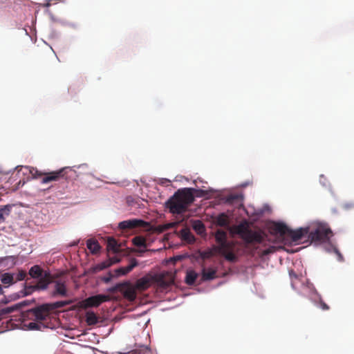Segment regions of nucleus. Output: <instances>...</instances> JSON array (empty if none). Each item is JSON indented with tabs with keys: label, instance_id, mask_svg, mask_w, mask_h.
Masks as SVG:
<instances>
[{
	"label": "nucleus",
	"instance_id": "39448f33",
	"mask_svg": "<svg viewBox=\"0 0 354 354\" xmlns=\"http://www.w3.org/2000/svg\"><path fill=\"white\" fill-rule=\"evenodd\" d=\"M28 274L32 279L37 280L36 284H37V287L40 289H46L48 286L53 281V275L38 265L31 267Z\"/></svg>",
	"mask_w": 354,
	"mask_h": 354
},
{
	"label": "nucleus",
	"instance_id": "aec40b11",
	"mask_svg": "<svg viewBox=\"0 0 354 354\" xmlns=\"http://www.w3.org/2000/svg\"><path fill=\"white\" fill-rule=\"evenodd\" d=\"M119 245L118 244L117 241L113 237H109L107 240V249L108 250H111L114 253H117L119 252Z\"/></svg>",
	"mask_w": 354,
	"mask_h": 354
},
{
	"label": "nucleus",
	"instance_id": "7ed1b4c3",
	"mask_svg": "<svg viewBox=\"0 0 354 354\" xmlns=\"http://www.w3.org/2000/svg\"><path fill=\"white\" fill-rule=\"evenodd\" d=\"M214 237L218 245L215 250L229 261L234 262L236 256L234 252L235 244L233 241L227 240V234L225 231L218 229L214 232Z\"/></svg>",
	"mask_w": 354,
	"mask_h": 354
},
{
	"label": "nucleus",
	"instance_id": "2f4dec72",
	"mask_svg": "<svg viewBox=\"0 0 354 354\" xmlns=\"http://www.w3.org/2000/svg\"><path fill=\"white\" fill-rule=\"evenodd\" d=\"M26 277V272L24 270H19L16 274L15 281H22Z\"/></svg>",
	"mask_w": 354,
	"mask_h": 354
},
{
	"label": "nucleus",
	"instance_id": "393cba45",
	"mask_svg": "<svg viewBox=\"0 0 354 354\" xmlns=\"http://www.w3.org/2000/svg\"><path fill=\"white\" fill-rule=\"evenodd\" d=\"M243 200L241 194H231L227 197L226 201L228 203L234 204L235 203H241Z\"/></svg>",
	"mask_w": 354,
	"mask_h": 354
},
{
	"label": "nucleus",
	"instance_id": "f8f14e48",
	"mask_svg": "<svg viewBox=\"0 0 354 354\" xmlns=\"http://www.w3.org/2000/svg\"><path fill=\"white\" fill-rule=\"evenodd\" d=\"M309 234L308 227H301L299 229L292 230L289 228L288 236H290L293 241H299L303 237L308 236Z\"/></svg>",
	"mask_w": 354,
	"mask_h": 354
},
{
	"label": "nucleus",
	"instance_id": "ddd939ff",
	"mask_svg": "<svg viewBox=\"0 0 354 354\" xmlns=\"http://www.w3.org/2000/svg\"><path fill=\"white\" fill-rule=\"evenodd\" d=\"M145 222L139 219L127 220L119 223V227L122 230L134 229L144 226Z\"/></svg>",
	"mask_w": 354,
	"mask_h": 354
},
{
	"label": "nucleus",
	"instance_id": "9b49d317",
	"mask_svg": "<svg viewBox=\"0 0 354 354\" xmlns=\"http://www.w3.org/2000/svg\"><path fill=\"white\" fill-rule=\"evenodd\" d=\"M270 232L280 236L288 235L289 227L283 223L274 222L270 227Z\"/></svg>",
	"mask_w": 354,
	"mask_h": 354
},
{
	"label": "nucleus",
	"instance_id": "9d476101",
	"mask_svg": "<svg viewBox=\"0 0 354 354\" xmlns=\"http://www.w3.org/2000/svg\"><path fill=\"white\" fill-rule=\"evenodd\" d=\"M51 283H54V290L52 293L53 297H56L57 295L66 297L67 295V289L65 281L61 279L54 280V277H53V281Z\"/></svg>",
	"mask_w": 354,
	"mask_h": 354
},
{
	"label": "nucleus",
	"instance_id": "b1692460",
	"mask_svg": "<svg viewBox=\"0 0 354 354\" xmlns=\"http://www.w3.org/2000/svg\"><path fill=\"white\" fill-rule=\"evenodd\" d=\"M110 266H111V262L108 261V260H106L105 261L101 262V263L95 265V266H93V270L95 272H97L102 271Z\"/></svg>",
	"mask_w": 354,
	"mask_h": 354
},
{
	"label": "nucleus",
	"instance_id": "423d86ee",
	"mask_svg": "<svg viewBox=\"0 0 354 354\" xmlns=\"http://www.w3.org/2000/svg\"><path fill=\"white\" fill-rule=\"evenodd\" d=\"M25 168L29 171V173L34 178H37L43 176L41 179V183L47 184L53 181H58L61 178H63L65 176L66 168L54 171L51 172L44 173L38 171L36 168L26 166Z\"/></svg>",
	"mask_w": 354,
	"mask_h": 354
},
{
	"label": "nucleus",
	"instance_id": "1a4fd4ad",
	"mask_svg": "<svg viewBox=\"0 0 354 354\" xmlns=\"http://www.w3.org/2000/svg\"><path fill=\"white\" fill-rule=\"evenodd\" d=\"M109 300V297L105 295H97L89 297L83 301V306L85 308L97 307L103 302Z\"/></svg>",
	"mask_w": 354,
	"mask_h": 354
},
{
	"label": "nucleus",
	"instance_id": "2eb2a0df",
	"mask_svg": "<svg viewBox=\"0 0 354 354\" xmlns=\"http://www.w3.org/2000/svg\"><path fill=\"white\" fill-rule=\"evenodd\" d=\"M136 290L135 286H127L123 290L124 297L130 301H133L136 298Z\"/></svg>",
	"mask_w": 354,
	"mask_h": 354
},
{
	"label": "nucleus",
	"instance_id": "f257e3e1",
	"mask_svg": "<svg viewBox=\"0 0 354 354\" xmlns=\"http://www.w3.org/2000/svg\"><path fill=\"white\" fill-rule=\"evenodd\" d=\"M192 189H178L166 202L165 205L174 214H180L187 211L189 205L194 201Z\"/></svg>",
	"mask_w": 354,
	"mask_h": 354
},
{
	"label": "nucleus",
	"instance_id": "7c9ffc66",
	"mask_svg": "<svg viewBox=\"0 0 354 354\" xmlns=\"http://www.w3.org/2000/svg\"><path fill=\"white\" fill-rule=\"evenodd\" d=\"M181 234L183 238V239L187 240L188 241H190L192 239H193L192 235L189 231H187L185 230H183L181 231Z\"/></svg>",
	"mask_w": 354,
	"mask_h": 354
},
{
	"label": "nucleus",
	"instance_id": "e433bc0d",
	"mask_svg": "<svg viewBox=\"0 0 354 354\" xmlns=\"http://www.w3.org/2000/svg\"><path fill=\"white\" fill-rule=\"evenodd\" d=\"M199 192L201 193V196H205L207 194V191L199 190Z\"/></svg>",
	"mask_w": 354,
	"mask_h": 354
},
{
	"label": "nucleus",
	"instance_id": "c85d7f7f",
	"mask_svg": "<svg viewBox=\"0 0 354 354\" xmlns=\"http://www.w3.org/2000/svg\"><path fill=\"white\" fill-rule=\"evenodd\" d=\"M133 243L138 247H146V240L142 236H136L133 239Z\"/></svg>",
	"mask_w": 354,
	"mask_h": 354
},
{
	"label": "nucleus",
	"instance_id": "72a5a7b5",
	"mask_svg": "<svg viewBox=\"0 0 354 354\" xmlns=\"http://www.w3.org/2000/svg\"><path fill=\"white\" fill-rule=\"evenodd\" d=\"M319 306L323 310H328L330 308L329 306L322 299L319 300Z\"/></svg>",
	"mask_w": 354,
	"mask_h": 354
},
{
	"label": "nucleus",
	"instance_id": "58836bf2",
	"mask_svg": "<svg viewBox=\"0 0 354 354\" xmlns=\"http://www.w3.org/2000/svg\"><path fill=\"white\" fill-rule=\"evenodd\" d=\"M3 288L2 286L0 285V295H2L3 294Z\"/></svg>",
	"mask_w": 354,
	"mask_h": 354
},
{
	"label": "nucleus",
	"instance_id": "cd10ccee",
	"mask_svg": "<svg viewBox=\"0 0 354 354\" xmlns=\"http://www.w3.org/2000/svg\"><path fill=\"white\" fill-rule=\"evenodd\" d=\"M10 212V207L8 205L0 209V223L5 221V216L9 215Z\"/></svg>",
	"mask_w": 354,
	"mask_h": 354
},
{
	"label": "nucleus",
	"instance_id": "a211bd4d",
	"mask_svg": "<svg viewBox=\"0 0 354 354\" xmlns=\"http://www.w3.org/2000/svg\"><path fill=\"white\" fill-rule=\"evenodd\" d=\"M215 223L221 227H229V219L228 216L224 214H220L215 219Z\"/></svg>",
	"mask_w": 354,
	"mask_h": 354
},
{
	"label": "nucleus",
	"instance_id": "4468645a",
	"mask_svg": "<svg viewBox=\"0 0 354 354\" xmlns=\"http://www.w3.org/2000/svg\"><path fill=\"white\" fill-rule=\"evenodd\" d=\"M138 264V261L135 258H132L130 260L129 266L125 267H120L115 270V274L117 277L125 275L130 272Z\"/></svg>",
	"mask_w": 354,
	"mask_h": 354
},
{
	"label": "nucleus",
	"instance_id": "5701e85b",
	"mask_svg": "<svg viewBox=\"0 0 354 354\" xmlns=\"http://www.w3.org/2000/svg\"><path fill=\"white\" fill-rule=\"evenodd\" d=\"M71 303H72L71 301H56L54 303L47 304L49 305V308H50V310H53L55 309H57V308H60L66 306L71 304Z\"/></svg>",
	"mask_w": 354,
	"mask_h": 354
},
{
	"label": "nucleus",
	"instance_id": "6ab92c4d",
	"mask_svg": "<svg viewBox=\"0 0 354 354\" xmlns=\"http://www.w3.org/2000/svg\"><path fill=\"white\" fill-rule=\"evenodd\" d=\"M41 290V289L39 288V287H37V284H36V283L35 285H30V286L26 285L24 287V289L21 291L20 294L21 295V297H24V296H27V295L32 294L35 290ZM20 297H21V295H17V298H19Z\"/></svg>",
	"mask_w": 354,
	"mask_h": 354
},
{
	"label": "nucleus",
	"instance_id": "f03ea898",
	"mask_svg": "<svg viewBox=\"0 0 354 354\" xmlns=\"http://www.w3.org/2000/svg\"><path fill=\"white\" fill-rule=\"evenodd\" d=\"M154 283L160 287L165 288L174 283V278L173 274L169 272L160 274L149 273L138 279L134 286L138 290L144 291Z\"/></svg>",
	"mask_w": 354,
	"mask_h": 354
},
{
	"label": "nucleus",
	"instance_id": "412c9836",
	"mask_svg": "<svg viewBox=\"0 0 354 354\" xmlns=\"http://www.w3.org/2000/svg\"><path fill=\"white\" fill-rule=\"evenodd\" d=\"M99 317L92 311L87 312L86 314V322L88 325H95L98 322Z\"/></svg>",
	"mask_w": 354,
	"mask_h": 354
},
{
	"label": "nucleus",
	"instance_id": "473e14b6",
	"mask_svg": "<svg viewBox=\"0 0 354 354\" xmlns=\"http://www.w3.org/2000/svg\"><path fill=\"white\" fill-rule=\"evenodd\" d=\"M7 260H11V264H12V266H13L15 264L16 257L14 256H8V257H1L0 263H3L4 261H7Z\"/></svg>",
	"mask_w": 354,
	"mask_h": 354
},
{
	"label": "nucleus",
	"instance_id": "ea45409f",
	"mask_svg": "<svg viewBox=\"0 0 354 354\" xmlns=\"http://www.w3.org/2000/svg\"><path fill=\"white\" fill-rule=\"evenodd\" d=\"M50 3L49 2L46 3V4H44V7H48L50 6Z\"/></svg>",
	"mask_w": 354,
	"mask_h": 354
},
{
	"label": "nucleus",
	"instance_id": "4c0bfd02",
	"mask_svg": "<svg viewBox=\"0 0 354 354\" xmlns=\"http://www.w3.org/2000/svg\"><path fill=\"white\" fill-rule=\"evenodd\" d=\"M270 252V250H264L263 251V254H268Z\"/></svg>",
	"mask_w": 354,
	"mask_h": 354
},
{
	"label": "nucleus",
	"instance_id": "c9c22d12",
	"mask_svg": "<svg viewBox=\"0 0 354 354\" xmlns=\"http://www.w3.org/2000/svg\"><path fill=\"white\" fill-rule=\"evenodd\" d=\"M120 261V259L118 257H113V258H110L108 259V261H111V266L114 263H119Z\"/></svg>",
	"mask_w": 354,
	"mask_h": 354
},
{
	"label": "nucleus",
	"instance_id": "c756f323",
	"mask_svg": "<svg viewBox=\"0 0 354 354\" xmlns=\"http://www.w3.org/2000/svg\"><path fill=\"white\" fill-rule=\"evenodd\" d=\"M193 227L198 234H202L205 231V226L201 221H196Z\"/></svg>",
	"mask_w": 354,
	"mask_h": 354
},
{
	"label": "nucleus",
	"instance_id": "20e7f679",
	"mask_svg": "<svg viewBox=\"0 0 354 354\" xmlns=\"http://www.w3.org/2000/svg\"><path fill=\"white\" fill-rule=\"evenodd\" d=\"M232 232L239 234L247 243H261L266 238V234L263 232L250 229L245 223L234 226Z\"/></svg>",
	"mask_w": 354,
	"mask_h": 354
},
{
	"label": "nucleus",
	"instance_id": "0eeeda50",
	"mask_svg": "<svg viewBox=\"0 0 354 354\" xmlns=\"http://www.w3.org/2000/svg\"><path fill=\"white\" fill-rule=\"evenodd\" d=\"M333 232L326 225H319L314 230L309 232L308 238L312 243L320 244L329 241Z\"/></svg>",
	"mask_w": 354,
	"mask_h": 354
},
{
	"label": "nucleus",
	"instance_id": "a19ab883",
	"mask_svg": "<svg viewBox=\"0 0 354 354\" xmlns=\"http://www.w3.org/2000/svg\"><path fill=\"white\" fill-rule=\"evenodd\" d=\"M144 349H145V350H146V351H148V350H149L148 347H147V346H145V347H144Z\"/></svg>",
	"mask_w": 354,
	"mask_h": 354
},
{
	"label": "nucleus",
	"instance_id": "a878e982",
	"mask_svg": "<svg viewBox=\"0 0 354 354\" xmlns=\"http://www.w3.org/2000/svg\"><path fill=\"white\" fill-rule=\"evenodd\" d=\"M27 326L30 330H41L48 327L45 323H39L36 321L30 322Z\"/></svg>",
	"mask_w": 354,
	"mask_h": 354
},
{
	"label": "nucleus",
	"instance_id": "4be33fe9",
	"mask_svg": "<svg viewBox=\"0 0 354 354\" xmlns=\"http://www.w3.org/2000/svg\"><path fill=\"white\" fill-rule=\"evenodd\" d=\"M197 277L198 274L196 272L189 270L186 274L185 282L187 285L192 286L194 284Z\"/></svg>",
	"mask_w": 354,
	"mask_h": 354
},
{
	"label": "nucleus",
	"instance_id": "f3484780",
	"mask_svg": "<svg viewBox=\"0 0 354 354\" xmlns=\"http://www.w3.org/2000/svg\"><path fill=\"white\" fill-rule=\"evenodd\" d=\"M86 246L87 248L90 250V252L93 254H97L101 248L97 241L92 239L87 240Z\"/></svg>",
	"mask_w": 354,
	"mask_h": 354
},
{
	"label": "nucleus",
	"instance_id": "bb28decb",
	"mask_svg": "<svg viewBox=\"0 0 354 354\" xmlns=\"http://www.w3.org/2000/svg\"><path fill=\"white\" fill-rule=\"evenodd\" d=\"M1 282L3 284H12L15 282L13 274L10 273H5L1 278Z\"/></svg>",
	"mask_w": 354,
	"mask_h": 354
},
{
	"label": "nucleus",
	"instance_id": "6e6552de",
	"mask_svg": "<svg viewBox=\"0 0 354 354\" xmlns=\"http://www.w3.org/2000/svg\"><path fill=\"white\" fill-rule=\"evenodd\" d=\"M50 308L47 304L28 310L25 316L39 323H45L50 319Z\"/></svg>",
	"mask_w": 354,
	"mask_h": 354
},
{
	"label": "nucleus",
	"instance_id": "dca6fc26",
	"mask_svg": "<svg viewBox=\"0 0 354 354\" xmlns=\"http://www.w3.org/2000/svg\"><path fill=\"white\" fill-rule=\"evenodd\" d=\"M216 270L212 268H203L202 270V280L203 281H210L217 277Z\"/></svg>",
	"mask_w": 354,
	"mask_h": 354
},
{
	"label": "nucleus",
	"instance_id": "f704fd0d",
	"mask_svg": "<svg viewBox=\"0 0 354 354\" xmlns=\"http://www.w3.org/2000/svg\"><path fill=\"white\" fill-rule=\"evenodd\" d=\"M333 251L336 254L338 261H343L344 257H343L342 254L339 252V251L336 248H333Z\"/></svg>",
	"mask_w": 354,
	"mask_h": 354
}]
</instances>
